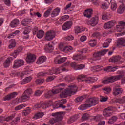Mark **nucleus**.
I'll return each instance as SVG.
<instances>
[{
    "mask_svg": "<svg viewBox=\"0 0 125 125\" xmlns=\"http://www.w3.org/2000/svg\"><path fill=\"white\" fill-rule=\"evenodd\" d=\"M68 88L66 89H64L63 88L60 87V88H62V89L60 91L61 93L60 94V97L61 98H66L68 96H71V95H74L78 90V87L76 85H69L68 86Z\"/></svg>",
    "mask_w": 125,
    "mask_h": 125,
    "instance_id": "1",
    "label": "nucleus"
},
{
    "mask_svg": "<svg viewBox=\"0 0 125 125\" xmlns=\"http://www.w3.org/2000/svg\"><path fill=\"white\" fill-rule=\"evenodd\" d=\"M98 98L95 97H93L87 99L84 104H82L79 108V110H86L87 108H90L93 106H96L98 104Z\"/></svg>",
    "mask_w": 125,
    "mask_h": 125,
    "instance_id": "2",
    "label": "nucleus"
},
{
    "mask_svg": "<svg viewBox=\"0 0 125 125\" xmlns=\"http://www.w3.org/2000/svg\"><path fill=\"white\" fill-rule=\"evenodd\" d=\"M67 71V69L64 66H61L57 68H52L50 70H48V72H41L38 73V77H44L47 76V75H58L62 73V72H65Z\"/></svg>",
    "mask_w": 125,
    "mask_h": 125,
    "instance_id": "3",
    "label": "nucleus"
},
{
    "mask_svg": "<svg viewBox=\"0 0 125 125\" xmlns=\"http://www.w3.org/2000/svg\"><path fill=\"white\" fill-rule=\"evenodd\" d=\"M117 74L118 75L111 76L109 77L108 79L105 80L103 81V83L104 84H107L108 83H112L113 82H116L117 81H119V80H121L123 77H124V75H123V71H118Z\"/></svg>",
    "mask_w": 125,
    "mask_h": 125,
    "instance_id": "4",
    "label": "nucleus"
},
{
    "mask_svg": "<svg viewBox=\"0 0 125 125\" xmlns=\"http://www.w3.org/2000/svg\"><path fill=\"white\" fill-rule=\"evenodd\" d=\"M86 77L85 75H79L78 80L79 82H85L86 83H95L98 80L96 77H88V78H85Z\"/></svg>",
    "mask_w": 125,
    "mask_h": 125,
    "instance_id": "5",
    "label": "nucleus"
},
{
    "mask_svg": "<svg viewBox=\"0 0 125 125\" xmlns=\"http://www.w3.org/2000/svg\"><path fill=\"white\" fill-rule=\"evenodd\" d=\"M108 51H109V49H104L101 51L94 53L93 55L94 60H95V61L96 60H100V59H101V57L103 56V55H105Z\"/></svg>",
    "mask_w": 125,
    "mask_h": 125,
    "instance_id": "6",
    "label": "nucleus"
},
{
    "mask_svg": "<svg viewBox=\"0 0 125 125\" xmlns=\"http://www.w3.org/2000/svg\"><path fill=\"white\" fill-rule=\"evenodd\" d=\"M62 89V88H58L57 89H53L52 90H49L45 94L44 97L47 99H49V98H51V97L53 95H54V94H57V93H59V92L61 91Z\"/></svg>",
    "mask_w": 125,
    "mask_h": 125,
    "instance_id": "7",
    "label": "nucleus"
},
{
    "mask_svg": "<svg viewBox=\"0 0 125 125\" xmlns=\"http://www.w3.org/2000/svg\"><path fill=\"white\" fill-rule=\"evenodd\" d=\"M24 60L21 59L15 60L14 61V65L13 66V68L14 69H17V68H19L23 65H24Z\"/></svg>",
    "mask_w": 125,
    "mask_h": 125,
    "instance_id": "8",
    "label": "nucleus"
},
{
    "mask_svg": "<svg viewBox=\"0 0 125 125\" xmlns=\"http://www.w3.org/2000/svg\"><path fill=\"white\" fill-rule=\"evenodd\" d=\"M122 57L120 56H114L109 59V62L111 63H117L118 64H122Z\"/></svg>",
    "mask_w": 125,
    "mask_h": 125,
    "instance_id": "9",
    "label": "nucleus"
},
{
    "mask_svg": "<svg viewBox=\"0 0 125 125\" xmlns=\"http://www.w3.org/2000/svg\"><path fill=\"white\" fill-rule=\"evenodd\" d=\"M54 38H55V32L52 30L46 32L45 36V39L46 41H52Z\"/></svg>",
    "mask_w": 125,
    "mask_h": 125,
    "instance_id": "10",
    "label": "nucleus"
},
{
    "mask_svg": "<svg viewBox=\"0 0 125 125\" xmlns=\"http://www.w3.org/2000/svg\"><path fill=\"white\" fill-rule=\"evenodd\" d=\"M59 48L60 50L68 53L73 50V48L71 46H66L65 47L63 46V44H61L59 46Z\"/></svg>",
    "mask_w": 125,
    "mask_h": 125,
    "instance_id": "11",
    "label": "nucleus"
},
{
    "mask_svg": "<svg viewBox=\"0 0 125 125\" xmlns=\"http://www.w3.org/2000/svg\"><path fill=\"white\" fill-rule=\"evenodd\" d=\"M36 57L35 54H30L27 55L26 58V62L27 64H31L33 62H35Z\"/></svg>",
    "mask_w": 125,
    "mask_h": 125,
    "instance_id": "12",
    "label": "nucleus"
},
{
    "mask_svg": "<svg viewBox=\"0 0 125 125\" xmlns=\"http://www.w3.org/2000/svg\"><path fill=\"white\" fill-rule=\"evenodd\" d=\"M117 23V21H111L107 23H106L104 25V29H106V30H109V29H111L114 27V25Z\"/></svg>",
    "mask_w": 125,
    "mask_h": 125,
    "instance_id": "13",
    "label": "nucleus"
},
{
    "mask_svg": "<svg viewBox=\"0 0 125 125\" xmlns=\"http://www.w3.org/2000/svg\"><path fill=\"white\" fill-rule=\"evenodd\" d=\"M53 42H50L48 44L45 45L44 47V50L45 52L50 53L53 51Z\"/></svg>",
    "mask_w": 125,
    "mask_h": 125,
    "instance_id": "14",
    "label": "nucleus"
},
{
    "mask_svg": "<svg viewBox=\"0 0 125 125\" xmlns=\"http://www.w3.org/2000/svg\"><path fill=\"white\" fill-rule=\"evenodd\" d=\"M113 115V108L108 107L103 111V115L104 117H111Z\"/></svg>",
    "mask_w": 125,
    "mask_h": 125,
    "instance_id": "15",
    "label": "nucleus"
},
{
    "mask_svg": "<svg viewBox=\"0 0 125 125\" xmlns=\"http://www.w3.org/2000/svg\"><path fill=\"white\" fill-rule=\"evenodd\" d=\"M17 92H13L11 93L8 94L6 96L3 97L4 101H9V100H11L12 98H14L16 95H17Z\"/></svg>",
    "mask_w": 125,
    "mask_h": 125,
    "instance_id": "16",
    "label": "nucleus"
},
{
    "mask_svg": "<svg viewBox=\"0 0 125 125\" xmlns=\"http://www.w3.org/2000/svg\"><path fill=\"white\" fill-rule=\"evenodd\" d=\"M67 60V57L60 58V56H58L56 59L54 60V63L57 64H62Z\"/></svg>",
    "mask_w": 125,
    "mask_h": 125,
    "instance_id": "17",
    "label": "nucleus"
},
{
    "mask_svg": "<svg viewBox=\"0 0 125 125\" xmlns=\"http://www.w3.org/2000/svg\"><path fill=\"white\" fill-rule=\"evenodd\" d=\"M119 25H116V30L117 32H122L125 27V22L124 21L118 22Z\"/></svg>",
    "mask_w": 125,
    "mask_h": 125,
    "instance_id": "18",
    "label": "nucleus"
},
{
    "mask_svg": "<svg viewBox=\"0 0 125 125\" xmlns=\"http://www.w3.org/2000/svg\"><path fill=\"white\" fill-rule=\"evenodd\" d=\"M89 24L92 26V27H95L97 24H98V18L95 17L91 18L89 21Z\"/></svg>",
    "mask_w": 125,
    "mask_h": 125,
    "instance_id": "19",
    "label": "nucleus"
},
{
    "mask_svg": "<svg viewBox=\"0 0 125 125\" xmlns=\"http://www.w3.org/2000/svg\"><path fill=\"white\" fill-rule=\"evenodd\" d=\"M72 25H73V22L72 21H68L62 26V30L63 31H67V30H69V29H70L71 27H72Z\"/></svg>",
    "mask_w": 125,
    "mask_h": 125,
    "instance_id": "20",
    "label": "nucleus"
},
{
    "mask_svg": "<svg viewBox=\"0 0 125 125\" xmlns=\"http://www.w3.org/2000/svg\"><path fill=\"white\" fill-rule=\"evenodd\" d=\"M70 18V16L68 15H64L59 20V21L56 22V24H63V22H64V21H67L69 18Z\"/></svg>",
    "mask_w": 125,
    "mask_h": 125,
    "instance_id": "21",
    "label": "nucleus"
},
{
    "mask_svg": "<svg viewBox=\"0 0 125 125\" xmlns=\"http://www.w3.org/2000/svg\"><path fill=\"white\" fill-rule=\"evenodd\" d=\"M125 42V39L123 38H120L118 39V41L115 43L116 46L117 47H121L122 46H124V43Z\"/></svg>",
    "mask_w": 125,
    "mask_h": 125,
    "instance_id": "22",
    "label": "nucleus"
},
{
    "mask_svg": "<svg viewBox=\"0 0 125 125\" xmlns=\"http://www.w3.org/2000/svg\"><path fill=\"white\" fill-rule=\"evenodd\" d=\"M93 11L91 9H88L84 12V16L87 17V18H90L91 17V15H92V13Z\"/></svg>",
    "mask_w": 125,
    "mask_h": 125,
    "instance_id": "23",
    "label": "nucleus"
},
{
    "mask_svg": "<svg viewBox=\"0 0 125 125\" xmlns=\"http://www.w3.org/2000/svg\"><path fill=\"white\" fill-rule=\"evenodd\" d=\"M112 93H113V95H114V96H118L120 94H122V93H123V89L114 88Z\"/></svg>",
    "mask_w": 125,
    "mask_h": 125,
    "instance_id": "24",
    "label": "nucleus"
},
{
    "mask_svg": "<svg viewBox=\"0 0 125 125\" xmlns=\"http://www.w3.org/2000/svg\"><path fill=\"white\" fill-rule=\"evenodd\" d=\"M30 98V96H28L27 94L23 93L22 96L19 99V102H25V101H27V100H29Z\"/></svg>",
    "mask_w": 125,
    "mask_h": 125,
    "instance_id": "25",
    "label": "nucleus"
},
{
    "mask_svg": "<svg viewBox=\"0 0 125 125\" xmlns=\"http://www.w3.org/2000/svg\"><path fill=\"white\" fill-rule=\"evenodd\" d=\"M118 66L116 67H112L111 66H109L105 68H104V71H105V72H115L116 70H117Z\"/></svg>",
    "mask_w": 125,
    "mask_h": 125,
    "instance_id": "26",
    "label": "nucleus"
},
{
    "mask_svg": "<svg viewBox=\"0 0 125 125\" xmlns=\"http://www.w3.org/2000/svg\"><path fill=\"white\" fill-rule=\"evenodd\" d=\"M13 60V59L11 57H8V58L5 60L4 62V67L5 68H7L9 67V65H10V63H11V61Z\"/></svg>",
    "mask_w": 125,
    "mask_h": 125,
    "instance_id": "27",
    "label": "nucleus"
},
{
    "mask_svg": "<svg viewBox=\"0 0 125 125\" xmlns=\"http://www.w3.org/2000/svg\"><path fill=\"white\" fill-rule=\"evenodd\" d=\"M60 12V9L58 7L55 8L51 14V17H56Z\"/></svg>",
    "mask_w": 125,
    "mask_h": 125,
    "instance_id": "28",
    "label": "nucleus"
},
{
    "mask_svg": "<svg viewBox=\"0 0 125 125\" xmlns=\"http://www.w3.org/2000/svg\"><path fill=\"white\" fill-rule=\"evenodd\" d=\"M32 79L33 78H32L31 76L26 77L22 80L21 83V84H26V83H30Z\"/></svg>",
    "mask_w": 125,
    "mask_h": 125,
    "instance_id": "29",
    "label": "nucleus"
},
{
    "mask_svg": "<svg viewBox=\"0 0 125 125\" xmlns=\"http://www.w3.org/2000/svg\"><path fill=\"white\" fill-rule=\"evenodd\" d=\"M52 116L55 117L56 121H59L61 119H62V115L61 112H56L52 114Z\"/></svg>",
    "mask_w": 125,
    "mask_h": 125,
    "instance_id": "30",
    "label": "nucleus"
},
{
    "mask_svg": "<svg viewBox=\"0 0 125 125\" xmlns=\"http://www.w3.org/2000/svg\"><path fill=\"white\" fill-rule=\"evenodd\" d=\"M18 24H19V20L15 19L12 21L10 26L11 28H15V27H17Z\"/></svg>",
    "mask_w": 125,
    "mask_h": 125,
    "instance_id": "31",
    "label": "nucleus"
},
{
    "mask_svg": "<svg viewBox=\"0 0 125 125\" xmlns=\"http://www.w3.org/2000/svg\"><path fill=\"white\" fill-rule=\"evenodd\" d=\"M110 2L111 3V9L113 11H115V10H116L118 7L117 2H116L115 0H111Z\"/></svg>",
    "mask_w": 125,
    "mask_h": 125,
    "instance_id": "32",
    "label": "nucleus"
},
{
    "mask_svg": "<svg viewBox=\"0 0 125 125\" xmlns=\"http://www.w3.org/2000/svg\"><path fill=\"white\" fill-rule=\"evenodd\" d=\"M72 59H73V60H82V59H86V56H83L81 55H76L75 56H74Z\"/></svg>",
    "mask_w": 125,
    "mask_h": 125,
    "instance_id": "33",
    "label": "nucleus"
},
{
    "mask_svg": "<svg viewBox=\"0 0 125 125\" xmlns=\"http://www.w3.org/2000/svg\"><path fill=\"white\" fill-rule=\"evenodd\" d=\"M125 10V6L124 4H122L119 6L117 9V12L119 13V14H122V13H124V11Z\"/></svg>",
    "mask_w": 125,
    "mask_h": 125,
    "instance_id": "34",
    "label": "nucleus"
},
{
    "mask_svg": "<svg viewBox=\"0 0 125 125\" xmlns=\"http://www.w3.org/2000/svg\"><path fill=\"white\" fill-rule=\"evenodd\" d=\"M46 60V57L45 56H41L39 58V60L37 62V64H42V63H44L45 61Z\"/></svg>",
    "mask_w": 125,
    "mask_h": 125,
    "instance_id": "35",
    "label": "nucleus"
},
{
    "mask_svg": "<svg viewBox=\"0 0 125 125\" xmlns=\"http://www.w3.org/2000/svg\"><path fill=\"white\" fill-rule=\"evenodd\" d=\"M10 44H9L8 48L9 49H11L12 48H14L15 46H16V42H15V40L14 39H12L10 41Z\"/></svg>",
    "mask_w": 125,
    "mask_h": 125,
    "instance_id": "36",
    "label": "nucleus"
},
{
    "mask_svg": "<svg viewBox=\"0 0 125 125\" xmlns=\"http://www.w3.org/2000/svg\"><path fill=\"white\" fill-rule=\"evenodd\" d=\"M112 42V40L110 39H108L106 40V42L103 44V47L104 48H106L108 47L110 44V43H111Z\"/></svg>",
    "mask_w": 125,
    "mask_h": 125,
    "instance_id": "37",
    "label": "nucleus"
},
{
    "mask_svg": "<svg viewBox=\"0 0 125 125\" xmlns=\"http://www.w3.org/2000/svg\"><path fill=\"white\" fill-rule=\"evenodd\" d=\"M30 23H31V20L28 19H23L21 21V24L23 26H27V25H29Z\"/></svg>",
    "mask_w": 125,
    "mask_h": 125,
    "instance_id": "38",
    "label": "nucleus"
},
{
    "mask_svg": "<svg viewBox=\"0 0 125 125\" xmlns=\"http://www.w3.org/2000/svg\"><path fill=\"white\" fill-rule=\"evenodd\" d=\"M44 35V31L43 30H39L37 34H36V36L38 39H42L43 38V36Z\"/></svg>",
    "mask_w": 125,
    "mask_h": 125,
    "instance_id": "39",
    "label": "nucleus"
},
{
    "mask_svg": "<svg viewBox=\"0 0 125 125\" xmlns=\"http://www.w3.org/2000/svg\"><path fill=\"white\" fill-rule=\"evenodd\" d=\"M74 31L76 34H80L81 32L84 31V29L83 27L80 26H76L74 28Z\"/></svg>",
    "mask_w": 125,
    "mask_h": 125,
    "instance_id": "40",
    "label": "nucleus"
},
{
    "mask_svg": "<svg viewBox=\"0 0 125 125\" xmlns=\"http://www.w3.org/2000/svg\"><path fill=\"white\" fill-rule=\"evenodd\" d=\"M26 106V104H20L15 107V110L19 111V110H21V109H23V108H25Z\"/></svg>",
    "mask_w": 125,
    "mask_h": 125,
    "instance_id": "41",
    "label": "nucleus"
},
{
    "mask_svg": "<svg viewBox=\"0 0 125 125\" xmlns=\"http://www.w3.org/2000/svg\"><path fill=\"white\" fill-rule=\"evenodd\" d=\"M76 120H78L77 115H75L74 116H72L68 120V123L72 124V123H74V122H75V121H76Z\"/></svg>",
    "mask_w": 125,
    "mask_h": 125,
    "instance_id": "42",
    "label": "nucleus"
},
{
    "mask_svg": "<svg viewBox=\"0 0 125 125\" xmlns=\"http://www.w3.org/2000/svg\"><path fill=\"white\" fill-rule=\"evenodd\" d=\"M66 102H67V100L66 99H62L61 101V103L59 105V108H62V109H65V108H66V106L63 105V104H65V103H66Z\"/></svg>",
    "mask_w": 125,
    "mask_h": 125,
    "instance_id": "43",
    "label": "nucleus"
},
{
    "mask_svg": "<svg viewBox=\"0 0 125 125\" xmlns=\"http://www.w3.org/2000/svg\"><path fill=\"white\" fill-rule=\"evenodd\" d=\"M64 79L66 82H72V81L75 80V77L72 75H68L64 78Z\"/></svg>",
    "mask_w": 125,
    "mask_h": 125,
    "instance_id": "44",
    "label": "nucleus"
},
{
    "mask_svg": "<svg viewBox=\"0 0 125 125\" xmlns=\"http://www.w3.org/2000/svg\"><path fill=\"white\" fill-rule=\"evenodd\" d=\"M109 6H110V3L108 1L102 4V8L103 9H108Z\"/></svg>",
    "mask_w": 125,
    "mask_h": 125,
    "instance_id": "45",
    "label": "nucleus"
},
{
    "mask_svg": "<svg viewBox=\"0 0 125 125\" xmlns=\"http://www.w3.org/2000/svg\"><path fill=\"white\" fill-rule=\"evenodd\" d=\"M85 68V65L84 64H79L77 65V66L75 67V70L78 71V70H83Z\"/></svg>",
    "mask_w": 125,
    "mask_h": 125,
    "instance_id": "46",
    "label": "nucleus"
},
{
    "mask_svg": "<svg viewBox=\"0 0 125 125\" xmlns=\"http://www.w3.org/2000/svg\"><path fill=\"white\" fill-rule=\"evenodd\" d=\"M43 116V113H38L35 115L34 117V119L35 120H38V119H40V118H42Z\"/></svg>",
    "mask_w": 125,
    "mask_h": 125,
    "instance_id": "47",
    "label": "nucleus"
},
{
    "mask_svg": "<svg viewBox=\"0 0 125 125\" xmlns=\"http://www.w3.org/2000/svg\"><path fill=\"white\" fill-rule=\"evenodd\" d=\"M51 10H52V8H49L44 13V17H48L49 15H50V12H51Z\"/></svg>",
    "mask_w": 125,
    "mask_h": 125,
    "instance_id": "48",
    "label": "nucleus"
},
{
    "mask_svg": "<svg viewBox=\"0 0 125 125\" xmlns=\"http://www.w3.org/2000/svg\"><path fill=\"white\" fill-rule=\"evenodd\" d=\"M31 30H32V28L31 27L29 26L27 27H26L24 29V31H23L24 35H28V34L30 33V32H31Z\"/></svg>",
    "mask_w": 125,
    "mask_h": 125,
    "instance_id": "49",
    "label": "nucleus"
},
{
    "mask_svg": "<svg viewBox=\"0 0 125 125\" xmlns=\"http://www.w3.org/2000/svg\"><path fill=\"white\" fill-rule=\"evenodd\" d=\"M31 113V109L30 107H27L25 110L23 111V114L24 116H27Z\"/></svg>",
    "mask_w": 125,
    "mask_h": 125,
    "instance_id": "50",
    "label": "nucleus"
},
{
    "mask_svg": "<svg viewBox=\"0 0 125 125\" xmlns=\"http://www.w3.org/2000/svg\"><path fill=\"white\" fill-rule=\"evenodd\" d=\"M24 94L30 96L33 93V90L31 88L27 89L24 92Z\"/></svg>",
    "mask_w": 125,
    "mask_h": 125,
    "instance_id": "51",
    "label": "nucleus"
},
{
    "mask_svg": "<svg viewBox=\"0 0 125 125\" xmlns=\"http://www.w3.org/2000/svg\"><path fill=\"white\" fill-rule=\"evenodd\" d=\"M82 121H86L89 119V114L88 113L84 114L82 117Z\"/></svg>",
    "mask_w": 125,
    "mask_h": 125,
    "instance_id": "52",
    "label": "nucleus"
},
{
    "mask_svg": "<svg viewBox=\"0 0 125 125\" xmlns=\"http://www.w3.org/2000/svg\"><path fill=\"white\" fill-rule=\"evenodd\" d=\"M89 45L90 46H91L92 47H94V46L96 45V41L94 40H90L89 42Z\"/></svg>",
    "mask_w": 125,
    "mask_h": 125,
    "instance_id": "53",
    "label": "nucleus"
},
{
    "mask_svg": "<svg viewBox=\"0 0 125 125\" xmlns=\"http://www.w3.org/2000/svg\"><path fill=\"white\" fill-rule=\"evenodd\" d=\"M35 83L36 84H42L44 83V79H37L36 80Z\"/></svg>",
    "mask_w": 125,
    "mask_h": 125,
    "instance_id": "54",
    "label": "nucleus"
},
{
    "mask_svg": "<svg viewBox=\"0 0 125 125\" xmlns=\"http://www.w3.org/2000/svg\"><path fill=\"white\" fill-rule=\"evenodd\" d=\"M118 120V117L117 116H113L109 121V124H113L114 122H116Z\"/></svg>",
    "mask_w": 125,
    "mask_h": 125,
    "instance_id": "55",
    "label": "nucleus"
},
{
    "mask_svg": "<svg viewBox=\"0 0 125 125\" xmlns=\"http://www.w3.org/2000/svg\"><path fill=\"white\" fill-rule=\"evenodd\" d=\"M85 97H86V96H82L81 97H77L76 99V101H77V102H82V101L83 100V99H84Z\"/></svg>",
    "mask_w": 125,
    "mask_h": 125,
    "instance_id": "56",
    "label": "nucleus"
},
{
    "mask_svg": "<svg viewBox=\"0 0 125 125\" xmlns=\"http://www.w3.org/2000/svg\"><path fill=\"white\" fill-rule=\"evenodd\" d=\"M30 15H32V16H37V17H42V14L40 13L39 12H34V13H30Z\"/></svg>",
    "mask_w": 125,
    "mask_h": 125,
    "instance_id": "57",
    "label": "nucleus"
},
{
    "mask_svg": "<svg viewBox=\"0 0 125 125\" xmlns=\"http://www.w3.org/2000/svg\"><path fill=\"white\" fill-rule=\"evenodd\" d=\"M43 92V91L42 90H37L36 91H35V94L36 96H40V95H41V94H42Z\"/></svg>",
    "mask_w": 125,
    "mask_h": 125,
    "instance_id": "58",
    "label": "nucleus"
},
{
    "mask_svg": "<svg viewBox=\"0 0 125 125\" xmlns=\"http://www.w3.org/2000/svg\"><path fill=\"white\" fill-rule=\"evenodd\" d=\"M39 31V27L35 26L33 29V34L34 35H37Z\"/></svg>",
    "mask_w": 125,
    "mask_h": 125,
    "instance_id": "59",
    "label": "nucleus"
},
{
    "mask_svg": "<svg viewBox=\"0 0 125 125\" xmlns=\"http://www.w3.org/2000/svg\"><path fill=\"white\" fill-rule=\"evenodd\" d=\"M55 79V77L54 76H49L46 80V81L48 82H52V81H53Z\"/></svg>",
    "mask_w": 125,
    "mask_h": 125,
    "instance_id": "60",
    "label": "nucleus"
},
{
    "mask_svg": "<svg viewBox=\"0 0 125 125\" xmlns=\"http://www.w3.org/2000/svg\"><path fill=\"white\" fill-rule=\"evenodd\" d=\"M18 54H19V53L17 51H15L14 52L11 53V56H13L14 58H15L16 57H17Z\"/></svg>",
    "mask_w": 125,
    "mask_h": 125,
    "instance_id": "61",
    "label": "nucleus"
},
{
    "mask_svg": "<svg viewBox=\"0 0 125 125\" xmlns=\"http://www.w3.org/2000/svg\"><path fill=\"white\" fill-rule=\"evenodd\" d=\"M100 65H97L93 67V69L94 70V71H96L97 72H98V71H100Z\"/></svg>",
    "mask_w": 125,
    "mask_h": 125,
    "instance_id": "62",
    "label": "nucleus"
},
{
    "mask_svg": "<svg viewBox=\"0 0 125 125\" xmlns=\"http://www.w3.org/2000/svg\"><path fill=\"white\" fill-rule=\"evenodd\" d=\"M75 39L73 35H68L66 37V41H72Z\"/></svg>",
    "mask_w": 125,
    "mask_h": 125,
    "instance_id": "63",
    "label": "nucleus"
},
{
    "mask_svg": "<svg viewBox=\"0 0 125 125\" xmlns=\"http://www.w3.org/2000/svg\"><path fill=\"white\" fill-rule=\"evenodd\" d=\"M118 101H119V103H125V96H124L122 98L119 99Z\"/></svg>",
    "mask_w": 125,
    "mask_h": 125,
    "instance_id": "64",
    "label": "nucleus"
}]
</instances>
